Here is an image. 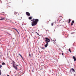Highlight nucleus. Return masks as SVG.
<instances>
[{"mask_svg": "<svg viewBox=\"0 0 76 76\" xmlns=\"http://www.w3.org/2000/svg\"><path fill=\"white\" fill-rule=\"evenodd\" d=\"M29 56L30 57H31V54L30 53L29 54Z\"/></svg>", "mask_w": 76, "mask_h": 76, "instance_id": "a878e982", "label": "nucleus"}, {"mask_svg": "<svg viewBox=\"0 0 76 76\" xmlns=\"http://www.w3.org/2000/svg\"><path fill=\"white\" fill-rule=\"evenodd\" d=\"M31 21H32L31 26H35V25H37L38 22L39 21V20L37 19H35L34 18L31 20Z\"/></svg>", "mask_w": 76, "mask_h": 76, "instance_id": "f257e3e1", "label": "nucleus"}, {"mask_svg": "<svg viewBox=\"0 0 76 76\" xmlns=\"http://www.w3.org/2000/svg\"><path fill=\"white\" fill-rule=\"evenodd\" d=\"M69 51L70 52V53L72 52L71 51V50H70V49H69Z\"/></svg>", "mask_w": 76, "mask_h": 76, "instance_id": "6ab92c4d", "label": "nucleus"}, {"mask_svg": "<svg viewBox=\"0 0 76 76\" xmlns=\"http://www.w3.org/2000/svg\"><path fill=\"white\" fill-rule=\"evenodd\" d=\"M17 13H17V12H14V14L15 15H16V14H17Z\"/></svg>", "mask_w": 76, "mask_h": 76, "instance_id": "f3484780", "label": "nucleus"}, {"mask_svg": "<svg viewBox=\"0 0 76 76\" xmlns=\"http://www.w3.org/2000/svg\"><path fill=\"white\" fill-rule=\"evenodd\" d=\"M26 14L28 16H30V13H29L28 12H26Z\"/></svg>", "mask_w": 76, "mask_h": 76, "instance_id": "20e7f679", "label": "nucleus"}, {"mask_svg": "<svg viewBox=\"0 0 76 76\" xmlns=\"http://www.w3.org/2000/svg\"><path fill=\"white\" fill-rule=\"evenodd\" d=\"M72 23H75V21H74V20H73L72 21Z\"/></svg>", "mask_w": 76, "mask_h": 76, "instance_id": "2eb2a0df", "label": "nucleus"}, {"mask_svg": "<svg viewBox=\"0 0 76 76\" xmlns=\"http://www.w3.org/2000/svg\"><path fill=\"white\" fill-rule=\"evenodd\" d=\"M4 19H5V17H0V20H4Z\"/></svg>", "mask_w": 76, "mask_h": 76, "instance_id": "7ed1b4c3", "label": "nucleus"}, {"mask_svg": "<svg viewBox=\"0 0 76 76\" xmlns=\"http://www.w3.org/2000/svg\"><path fill=\"white\" fill-rule=\"evenodd\" d=\"M3 56V55L1 53H0V57H1Z\"/></svg>", "mask_w": 76, "mask_h": 76, "instance_id": "ddd939ff", "label": "nucleus"}, {"mask_svg": "<svg viewBox=\"0 0 76 76\" xmlns=\"http://www.w3.org/2000/svg\"><path fill=\"white\" fill-rule=\"evenodd\" d=\"M2 67V65H0V68Z\"/></svg>", "mask_w": 76, "mask_h": 76, "instance_id": "393cba45", "label": "nucleus"}, {"mask_svg": "<svg viewBox=\"0 0 76 76\" xmlns=\"http://www.w3.org/2000/svg\"><path fill=\"white\" fill-rule=\"evenodd\" d=\"M14 29L16 30V31H17V32H18V30H17V29H16V28H14Z\"/></svg>", "mask_w": 76, "mask_h": 76, "instance_id": "cd10ccee", "label": "nucleus"}, {"mask_svg": "<svg viewBox=\"0 0 76 76\" xmlns=\"http://www.w3.org/2000/svg\"><path fill=\"white\" fill-rule=\"evenodd\" d=\"M17 66H18V65H16Z\"/></svg>", "mask_w": 76, "mask_h": 76, "instance_id": "c85d7f7f", "label": "nucleus"}, {"mask_svg": "<svg viewBox=\"0 0 76 76\" xmlns=\"http://www.w3.org/2000/svg\"><path fill=\"white\" fill-rule=\"evenodd\" d=\"M5 13L4 12H2L1 15H4Z\"/></svg>", "mask_w": 76, "mask_h": 76, "instance_id": "dca6fc26", "label": "nucleus"}, {"mask_svg": "<svg viewBox=\"0 0 76 76\" xmlns=\"http://www.w3.org/2000/svg\"><path fill=\"white\" fill-rule=\"evenodd\" d=\"M71 70H72V72H75V69L73 68H72L71 69Z\"/></svg>", "mask_w": 76, "mask_h": 76, "instance_id": "9d476101", "label": "nucleus"}, {"mask_svg": "<svg viewBox=\"0 0 76 76\" xmlns=\"http://www.w3.org/2000/svg\"><path fill=\"white\" fill-rule=\"evenodd\" d=\"M45 39V42H50V39H48V37H45V38L44 39Z\"/></svg>", "mask_w": 76, "mask_h": 76, "instance_id": "f03ea898", "label": "nucleus"}, {"mask_svg": "<svg viewBox=\"0 0 76 76\" xmlns=\"http://www.w3.org/2000/svg\"><path fill=\"white\" fill-rule=\"evenodd\" d=\"M53 41H54V40H53Z\"/></svg>", "mask_w": 76, "mask_h": 76, "instance_id": "f704fd0d", "label": "nucleus"}, {"mask_svg": "<svg viewBox=\"0 0 76 76\" xmlns=\"http://www.w3.org/2000/svg\"><path fill=\"white\" fill-rule=\"evenodd\" d=\"M1 75V70H0V75Z\"/></svg>", "mask_w": 76, "mask_h": 76, "instance_id": "b1692460", "label": "nucleus"}, {"mask_svg": "<svg viewBox=\"0 0 76 76\" xmlns=\"http://www.w3.org/2000/svg\"><path fill=\"white\" fill-rule=\"evenodd\" d=\"M62 54H62V56H63V54H64V53H63V51H62Z\"/></svg>", "mask_w": 76, "mask_h": 76, "instance_id": "a211bd4d", "label": "nucleus"}, {"mask_svg": "<svg viewBox=\"0 0 76 76\" xmlns=\"http://www.w3.org/2000/svg\"><path fill=\"white\" fill-rule=\"evenodd\" d=\"M18 55H19V56H20L21 58H22V59H23V57H22V56L20 55V53H19Z\"/></svg>", "mask_w": 76, "mask_h": 76, "instance_id": "9b49d317", "label": "nucleus"}, {"mask_svg": "<svg viewBox=\"0 0 76 76\" xmlns=\"http://www.w3.org/2000/svg\"><path fill=\"white\" fill-rule=\"evenodd\" d=\"M48 22H49L48 21H47L46 23H47V24H48Z\"/></svg>", "mask_w": 76, "mask_h": 76, "instance_id": "4be33fe9", "label": "nucleus"}, {"mask_svg": "<svg viewBox=\"0 0 76 76\" xmlns=\"http://www.w3.org/2000/svg\"><path fill=\"white\" fill-rule=\"evenodd\" d=\"M71 34H73V33H71Z\"/></svg>", "mask_w": 76, "mask_h": 76, "instance_id": "c756f323", "label": "nucleus"}, {"mask_svg": "<svg viewBox=\"0 0 76 76\" xmlns=\"http://www.w3.org/2000/svg\"><path fill=\"white\" fill-rule=\"evenodd\" d=\"M50 20V21L51 20Z\"/></svg>", "mask_w": 76, "mask_h": 76, "instance_id": "7c9ffc66", "label": "nucleus"}, {"mask_svg": "<svg viewBox=\"0 0 76 76\" xmlns=\"http://www.w3.org/2000/svg\"><path fill=\"white\" fill-rule=\"evenodd\" d=\"M2 65H6V64L4 62H3L2 64Z\"/></svg>", "mask_w": 76, "mask_h": 76, "instance_id": "4468645a", "label": "nucleus"}, {"mask_svg": "<svg viewBox=\"0 0 76 76\" xmlns=\"http://www.w3.org/2000/svg\"><path fill=\"white\" fill-rule=\"evenodd\" d=\"M32 17H29L28 18V19H29L30 20H31V19H32Z\"/></svg>", "mask_w": 76, "mask_h": 76, "instance_id": "1a4fd4ad", "label": "nucleus"}, {"mask_svg": "<svg viewBox=\"0 0 76 76\" xmlns=\"http://www.w3.org/2000/svg\"><path fill=\"white\" fill-rule=\"evenodd\" d=\"M46 44L45 45V47H46V48H47V46H48V43L47 42H46Z\"/></svg>", "mask_w": 76, "mask_h": 76, "instance_id": "423d86ee", "label": "nucleus"}, {"mask_svg": "<svg viewBox=\"0 0 76 76\" xmlns=\"http://www.w3.org/2000/svg\"><path fill=\"white\" fill-rule=\"evenodd\" d=\"M15 61H13L12 62V65H13V66H15Z\"/></svg>", "mask_w": 76, "mask_h": 76, "instance_id": "6e6552de", "label": "nucleus"}, {"mask_svg": "<svg viewBox=\"0 0 76 76\" xmlns=\"http://www.w3.org/2000/svg\"><path fill=\"white\" fill-rule=\"evenodd\" d=\"M36 34H37V35H38L39 36V34L37 32H36Z\"/></svg>", "mask_w": 76, "mask_h": 76, "instance_id": "5701e85b", "label": "nucleus"}, {"mask_svg": "<svg viewBox=\"0 0 76 76\" xmlns=\"http://www.w3.org/2000/svg\"><path fill=\"white\" fill-rule=\"evenodd\" d=\"M42 49H45V48L42 47Z\"/></svg>", "mask_w": 76, "mask_h": 76, "instance_id": "bb28decb", "label": "nucleus"}, {"mask_svg": "<svg viewBox=\"0 0 76 76\" xmlns=\"http://www.w3.org/2000/svg\"><path fill=\"white\" fill-rule=\"evenodd\" d=\"M73 25V23H71V26H72V25Z\"/></svg>", "mask_w": 76, "mask_h": 76, "instance_id": "aec40b11", "label": "nucleus"}, {"mask_svg": "<svg viewBox=\"0 0 76 76\" xmlns=\"http://www.w3.org/2000/svg\"><path fill=\"white\" fill-rule=\"evenodd\" d=\"M53 24H54V23H52L51 25L52 26H53Z\"/></svg>", "mask_w": 76, "mask_h": 76, "instance_id": "412c9836", "label": "nucleus"}, {"mask_svg": "<svg viewBox=\"0 0 76 76\" xmlns=\"http://www.w3.org/2000/svg\"><path fill=\"white\" fill-rule=\"evenodd\" d=\"M13 67L15 69V70H18V67H17V66H15V65H14V66H13Z\"/></svg>", "mask_w": 76, "mask_h": 76, "instance_id": "39448f33", "label": "nucleus"}, {"mask_svg": "<svg viewBox=\"0 0 76 76\" xmlns=\"http://www.w3.org/2000/svg\"><path fill=\"white\" fill-rule=\"evenodd\" d=\"M70 21H71V19H69V22H68L69 23H70Z\"/></svg>", "mask_w": 76, "mask_h": 76, "instance_id": "f8f14e48", "label": "nucleus"}, {"mask_svg": "<svg viewBox=\"0 0 76 76\" xmlns=\"http://www.w3.org/2000/svg\"><path fill=\"white\" fill-rule=\"evenodd\" d=\"M62 17L61 16V17Z\"/></svg>", "mask_w": 76, "mask_h": 76, "instance_id": "72a5a7b5", "label": "nucleus"}, {"mask_svg": "<svg viewBox=\"0 0 76 76\" xmlns=\"http://www.w3.org/2000/svg\"><path fill=\"white\" fill-rule=\"evenodd\" d=\"M73 59H74V61H76V58H75V56H74L73 57Z\"/></svg>", "mask_w": 76, "mask_h": 76, "instance_id": "0eeeda50", "label": "nucleus"}, {"mask_svg": "<svg viewBox=\"0 0 76 76\" xmlns=\"http://www.w3.org/2000/svg\"><path fill=\"white\" fill-rule=\"evenodd\" d=\"M1 3H2V2H1Z\"/></svg>", "mask_w": 76, "mask_h": 76, "instance_id": "2f4dec72", "label": "nucleus"}, {"mask_svg": "<svg viewBox=\"0 0 76 76\" xmlns=\"http://www.w3.org/2000/svg\"><path fill=\"white\" fill-rule=\"evenodd\" d=\"M32 72H34V71H32Z\"/></svg>", "mask_w": 76, "mask_h": 76, "instance_id": "473e14b6", "label": "nucleus"}]
</instances>
